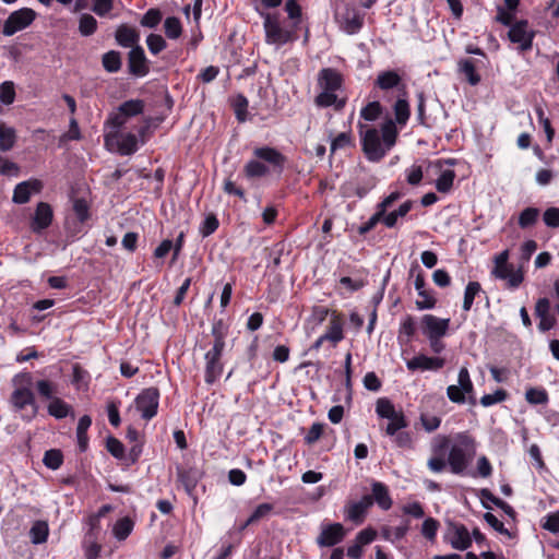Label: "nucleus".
<instances>
[{
    "mask_svg": "<svg viewBox=\"0 0 559 559\" xmlns=\"http://www.w3.org/2000/svg\"><path fill=\"white\" fill-rule=\"evenodd\" d=\"M544 223L546 226L550 228L559 227V209L558 207H549L544 212L543 215Z\"/></svg>",
    "mask_w": 559,
    "mask_h": 559,
    "instance_id": "nucleus-62",
    "label": "nucleus"
},
{
    "mask_svg": "<svg viewBox=\"0 0 559 559\" xmlns=\"http://www.w3.org/2000/svg\"><path fill=\"white\" fill-rule=\"evenodd\" d=\"M273 510V504L271 503H261L259 504L252 514L249 516V519L243 524V527H247L250 524H253L258 521H260L263 518H266Z\"/></svg>",
    "mask_w": 559,
    "mask_h": 559,
    "instance_id": "nucleus-48",
    "label": "nucleus"
},
{
    "mask_svg": "<svg viewBox=\"0 0 559 559\" xmlns=\"http://www.w3.org/2000/svg\"><path fill=\"white\" fill-rule=\"evenodd\" d=\"M406 366L408 370H439L444 366V359L439 357H428L425 355H418L407 360Z\"/></svg>",
    "mask_w": 559,
    "mask_h": 559,
    "instance_id": "nucleus-17",
    "label": "nucleus"
},
{
    "mask_svg": "<svg viewBox=\"0 0 559 559\" xmlns=\"http://www.w3.org/2000/svg\"><path fill=\"white\" fill-rule=\"evenodd\" d=\"M123 115L129 119L143 112L144 102L141 99H130L119 106Z\"/></svg>",
    "mask_w": 559,
    "mask_h": 559,
    "instance_id": "nucleus-38",
    "label": "nucleus"
},
{
    "mask_svg": "<svg viewBox=\"0 0 559 559\" xmlns=\"http://www.w3.org/2000/svg\"><path fill=\"white\" fill-rule=\"evenodd\" d=\"M48 524L45 521H36L29 531L32 543L41 544L46 542L48 537Z\"/></svg>",
    "mask_w": 559,
    "mask_h": 559,
    "instance_id": "nucleus-32",
    "label": "nucleus"
},
{
    "mask_svg": "<svg viewBox=\"0 0 559 559\" xmlns=\"http://www.w3.org/2000/svg\"><path fill=\"white\" fill-rule=\"evenodd\" d=\"M359 133L361 136V146L366 157L370 162L381 160L386 152L395 144L397 130L392 120L383 123L380 132L374 128H366L359 123Z\"/></svg>",
    "mask_w": 559,
    "mask_h": 559,
    "instance_id": "nucleus-1",
    "label": "nucleus"
},
{
    "mask_svg": "<svg viewBox=\"0 0 559 559\" xmlns=\"http://www.w3.org/2000/svg\"><path fill=\"white\" fill-rule=\"evenodd\" d=\"M257 158L263 159L275 167L283 168L286 157L277 150L269 146L258 147L253 151Z\"/></svg>",
    "mask_w": 559,
    "mask_h": 559,
    "instance_id": "nucleus-24",
    "label": "nucleus"
},
{
    "mask_svg": "<svg viewBox=\"0 0 559 559\" xmlns=\"http://www.w3.org/2000/svg\"><path fill=\"white\" fill-rule=\"evenodd\" d=\"M321 90L336 92L342 84V78L338 72L333 69H322L318 78Z\"/></svg>",
    "mask_w": 559,
    "mask_h": 559,
    "instance_id": "nucleus-21",
    "label": "nucleus"
},
{
    "mask_svg": "<svg viewBox=\"0 0 559 559\" xmlns=\"http://www.w3.org/2000/svg\"><path fill=\"white\" fill-rule=\"evenodd\" d=\"M285 11L288 17L294 21L293 27L296 28L301 19V8L297 3V0H287L285 3Z\"/></svg>",
    "mask_w": 559,
    "mask_h": 559,
    "instance_id": "nucleus-54",
    "label": "nucleus"
},
{
    "mask_svg": "<svg viewBox=\"0 0 559 559\" xmlns=\"http://www.w3.org/2000/svg\"><path fill=\"white\" fill-rule=\"evenodd\" d=\"M43 183L38 179L20 182L14 188L12 201L16 204H24L29 201L32 194L39 193Z\"/></svg>",
    "mask_w": 559,
    "mask_h": 559,
    "instance_id": "nucleus-13",
    "label": "nucleus"
},
{
    "mask_svg": "<svg viewBox=\"0 0 559 559\" xmlns=\"http://www.w3.org/2000/svg\"><path fill=\"white\" fill-rule=\"evenodd\" d=\"M420 420L423 424V427L427 432H432L436 429L439 428L441 424V419L438 416L435 415H428V414H421Z\"/></svg>",
    "mask_w": 559,
    "mask_h": 559,
    "instance_id": "nucleus-63",
    "label": "nucleus"
},
{
    "mask_svg": "<svg viewBox=\"0 0 559 559\" xmlns=\"http://www.w3.org/2000/svg\"><path fill=\"white\" fill-rule=\"evenodd\" d=\"M52 217L53 213L51 206L46 202H39L31 221L32 231L40 234L50 226Z\"/></svg>",
    "mask_w": 559,
    "mask_h": 559,
    "instance_id": "nucleus-11",
    "label": "nucleus"
},
{
    "mask_svg": "<svg viewBox=\"0 0 559 559\" xmlns=\"http://www.w3.org/2000/svg\"><path fill=\"white\" fill-rule=\"evenodd\" d=\"M444 537L456 550H466L472 545L468 530L460 523H449Z\"/></svg>",
    "mask_w": 559,
    "mask_h": 559,
    "instance_id": "nucleus-7",
    "label": "nucleus"
},
{
    "mask_svg": "<svg viewBox=\"0 0 559 559\" xmlns=\"http://www.w3.org/2000/svg\"><path fill=\"white\" fill-rule=\"evenodd\" d=\"M48 414L57 419L66 418L70 412L71 406L59 397H53L48 407Z\"/></svg>",
    "mask_w": 559,
    "mask_h": 559,
    "instance_id": "nucleus-30",
    "label": "nucleus"
},
{
    "mask_svg": "<svg viewBox=\"0 0 559 559\" xmlns=\"http://www.w3.org/2000/svg\"><path fill=\"white\" fill-rule=\"evenodd\" d=\"M376 412L378 416L388 419L403 415V413L395 411L394 405L388 399H379L377 401Z\"/></svg>",
    "mask_w": 559,
    "mask_h": 559,
    "instance_id": "nucleus-36",
    "label": "nucleus"
},
{
    "mask_svg": "<svg viewBox=\"0 0 559 559\" xmlns=\"http://www.w3.org/2000/svg\"><path fill=\"white\" fill-rule=\"evenodd\" d=\"M550 302L547 298H540L535 306V314L539 318L538 329L543 332L552 329L556 324V319L549 313Z\"/></svg>",
    "mask_w": 559,
    "mask_h": 559,
    "instance_id": "nucleus-18",
    "label": "nucleus"
},
{
    "mask_svg": "<svg viewBox=\"0 0 559 559\" xmlns=\"http://www.w3.org/2000/svg\"><path fill=\"white\" fill-rule=\"evenodd\" d=\"M36 16V12L29 8H22L20 10L13 11L3 24V35L12 36L16 32L26 28L34 22Z\"/></svg>",
    "mask_w": 559,
    "mask_h": 559,
    "instance_id": "nucleus-4",
    "label": "nucleus"
},
{
    "mask_svg": "<svg viewBox=\"0 0 559 559\" xmlns=\"http://www.w3.org/2000/svg\"><path fill=\"white\" fill-rule=\"evenodd\" d=\"M401 82V76L394 71L381 72L376 81V84L381 90H390L397 86Z\"/></svg>",
    "mask_w": 559,
    "mask_h": 559,
    "instance_id": "nucleus-31",
    "label": "nucleus"
},
{
    "mask_svg": "<svg viewBox=\"0 0 559 559\" xmlns=\"http://www.w3.org/2000/svg\"><path fill=\"white\" fill-rule=\"evenodd\" d=\"M43 462L48 468L58 469L63 462L61 451L55 449L46 451Z\"/></svg>",
    "mask_w": 559,
    "mask_h": 559,
    "instance_id": "nucleus-49",
    "label": "nucleus"
},
{
    "mask_svg": "<svg viewBox=\"0 0 559 559\" xmlns=\"http://www.w3.org/2000/svg\"><path fill=\"white\" fill-rule=\"evenodd\" d=\"M342 19L343 28L348 34L357 33L364 23V16L354 9H347Z\"/></svg>",
    "mask_w": 559,
    "mask_h": 559,
    "instance_id": "nucleus-25",
    "label": "nucleus"
},
{
    "mask_svg": "<svg viewBox=\"0 0 559 559\" xmlns=\"http://www.w3.org/2000/svg\"><path fill=\"white\" fill-rule=\"evenodd\" d=\"M481 286L478 282H469L464 292L463 309L468 311L474 302L475 296L479 294Z\"/></svg>",
    "mask_w": 559,
    "mask_h": 559,
    "instance_id": "nucleus-43",
    "label": "nucleus"
},
{
    "mask_svg": "<svg viewBox=\"0 0 559 559\" xmlns=\"http://www.w3.org/2000/svg\"><path fill=\"white\" fill-rule=\"evenodd\" d=\"M492 275L500 280H507L511 288H516L524 280L522 271L514 270L512 264L495 265Z\"/></svg>",
    "mask_w": 559,
    "mask_h": 559,
    "instance_id": "nucleus-16",
    "label": "nucleus"
},
{
    "mask_svg": "<svg viewBox=\"0 0 559 559\" xmlns=\"http://www.w3.org/2000/svg\"><path fill=\"white\" fill-rule=\"evenodd\" d=\"M103 67L110 73L118 72L121 68V56L116 50H110L103 56Z\"/></svg>",
    "mask_w": 559,
    "mask_h": 559,
    "instance_id": "nucleus-33",
    "label": "nucleus"
},
{
    "mask_svg": "<svg viewBox=\"0 0 559 559\" xmlns=\"http://www.w3.org/2000/svg\"><path fill=\"white\" fill-rule=\"evenodd\" d=\"M460 72L463 73L471 85H476L480 81V76L476 72L473 60L465 59L459 63Z\"/></svg>",
    "mask_w": 559,
    "mask_h": 559,
    "instance_id": "nucleus-35",
    "label": "nucleus"
},
{
    "mask_svg": "<svg viewBox=\"0 0 559 559\" xmlns=\"http://www.w3.org/2000/svg\"><path fill=\"white\" fill-rule=\"evenodd\" d=\"M92 425V419L88 415H84L79 419L76 427L78 444L81 451H85L88 444L87 430Z\"/></svg>",
    "mask_w": 559,
    "mask_h": 559,
    "instance_id": "nucleus-29",
    "label": "nucleus"
},
{
    "mask_svg": "<svg viewBox=\"0 0 559 559\" xmlns=\"http://www.w3.org/2000/svg\"><path fill=\"white\" fill-rule=\"evenodd\" d=\"M345 537V530L341 523L322 525L321 533L317 537V544L320 547H333L341 543Z\"/></svg>",
    "mask_w": 559,
    "mask_h": 559,
    "instance_id": "nucleus-9",
    "label": "nucleus"
},
{
    "mask_svg": "<svg viewBox=\"0 0 559 559\" xmlns=\"http://www.w3.org/2000/svg\"><path fill=\"white\" fill-rule=\"evenodd\" d=\"M37 386V391L38 393L47 399V400H52L55 396L53 394L56 393V385L48 381V380H39L36 384Z\"/></svg>",
    "mask_w": 559,
    "mask_h": 559,
    "instance_id": "nucleus-59",
    "label": "nucleus"
},
{
    "mask_svg": "<svg viewBox=\"0 0 559 559\" xmlns=\"http://www.w3.org/2000/svg\"><path fill=\"white\" fill-rule=\"evenodd\" d=\"M534 35V32L528 29L527 21L524 20L514 23L508 33L509 39L512 43L519 44L520 49L523 51L531 49Z\"/></svg>",
    "mask_w": 559,
    "mask_h": 559,
    "instance_id": "nucleus-8",
    "label": "nucleus"
},
{
    "mask_svg": "<svg viewBox=\"0 0 559 559\" xmlns=\"http://www.w3.org/2000/svg\"><path fill=\"white\" fill-rule=\"evenodd\" d=\"M146 45L151 53L157 55L166 48L165 39L157 34H150L146 38Z\"/></svg>",
    "mask_w": 559,
    "mask_h": 559,
    "instance_id": "nucleus-53",
    "label": "nucleus"
},
{
    "mask_svg": "<svg viewBox=\"0 0 559 559\" xmlns=\"http://www.w3.org/2000/svg\"><path fill=\"white\" fill-rule=\"evenodd\" d=\"M381 114V105L379 102H371L365 106L360 116L367 121H374Z\"/></svg>",
    "mask_w": 559,
    "mask_h": 559,
    "instance_id": "nucleus-55",
    "label": "nucleus"
},
{
    "mask_svg": "<svg viewBox=\"0 0 559 559\" xmlns=\"http://www.w3.org/2000/svg\"><path fill=\"white\" fill-rule=\"evenodd\" d=\"M214 335L213 347L206 352L205 359V382L214 383L223 372V364L221 362L222 354L225 348V340L223 333L216 325L213 326Z\"/></svg>",
    "mask_w": 559,
    "mask_h": 559,
    "instance_id": "nucleus-2",
    "label": "nucleus"
},
{
    "mask_svg": "<svg viewBox=\"0 0 559 559\" xmlns=\"http://www.w3.org/2000/svg\"><path fill=\"white\" fill-rule=\"evenodd\" d=\"M15 99V85L12 81H4L0 85V102L3 105H11Z\"/></svg>",
    "mask_w": 559,
    "mask_h": 559,
    "instance_id": "nucleus-47",
    "label": "nucleus"
},
{
    "mask_svg": "<svg viewBox=\"0 0 559 559\" xmlns=\"http://www.w3.org/2000/svg\"><path fill=\"white\" fill-rule=\"evenodd\" d=\"M158 399L159 392L156 388H147L138 395L135 406L144 419L150 420L156 415Z\"/></svg>",
    "mask_w": 559,
    "mask_h": 559,
    "instance_id": "nucleus-5",
    "label": "nucleus"
},
{
    "mask_svg": "<svg viewBox=\"0 0 559 559\" xmlns=\"http://www.w3.org/2000/svg\"><path fill=\"white\" fill-rule=\"evenodd\" d=\"M92 11L98 16H104L112 10V0H92Z\"/></svg>",
    "mask_w": 559,
    "mask_h": 559,
    "instance_id": "nucleus-64",
    "label": "nucleus"
},
{
    "mask_svg": "<svg viewBox=\"0 0 559 559\" xmlns=\"http://www.w3.org/2000/svg\"><path fill=\"white\" fill-rule=\"evenodd\" d=\"M97 28V21L91 14H82L79 23V31L83 36H90L95 33Z\"/></svg>",
    "mask_w": 559,
    "mask_h": 559,
    "instance_id": "nucleus-44",
    "label": "nucleus"
},
{
    "mask_svg": "<svg viewBox=\"0 0 559 559\" xmlns=\"http://www.w3.org/2000/svg\"><path fill=\"white\" fill-rule=\"evenodd\" d=\"M217 227H218V219L216 218L215 215L211 214V215L206 216V218L202 223V225L200 227V234L203 237H207L211 234H213L217 229Z\"/></svg>",
    "mask_w": 559,
    "mask_h": 559,
    "instance_id": "nucleus-58",
    "label": "nucleus"
},
{
    "mask_svg": "<svg viewBox=\"0 0 559 559\" xmlns=\"http://www.w3.org/2000/svg\"><path fill=\"white\" fill-rule=\"evenodd\" d=\"M372 495H369L382 510H389L392 507V499L389 493L388 487L380 481L373 480L371 483Z\"/></svg>",
    "mask_w": 559,
    "mask_h": 559,
    "instance_id": "nucleus-23",
    "label": "nucleus"
},
{
    "mask_svg": "<svg viewBox=\"0 0 559 559\" xmlns=\"http://www.w3.org/2000/svg\"><path fill=\"white\" fill-rule=\"evenodd\" d=\"M265 40L270 45L283 46L294 39V33L283 28L275 16L264 15Z\"/></svg>",
    "mask_w": 559,
    "mask_h": 559,
    "instance_id": "nucleus-3",
    "label": "nucleus"
},
{
    "mask_svg": "<svg viewBox=\"0 0 559 559\" xmlns=\"http://www.w3.org/2000/svg\"><path fill=\"white\" fill-rule=\"evenodd\" d=\"M165 34L169 39H177L182 33L181 22L176 16H169L164 22Z\"/></svg>",
    "mask_w": 559,
    "mask_h": 559,
    "instance_id": "nucleus-39",
    "label": "nucleus"
},
{
    "mask_svg": "<svg viewBox=\"0 0 559 559\" xmlns=\"http://www.w3.org/2000/svg\"><path fill=\"white\" fill-rule=\"evenodd\" d=\"M448 462L453 474H462L467 466L465 450L460 445H453L449 452Z\"/></svg>",
    "mask_w": 559,
    "mask_h": 559,
    "instance_id": "nucleus-22",
    "label": "nucleus"
},
{
    "mask_svg": "<svg viewBox=\"0 0 559 559\" xmlns=\"http://www.w3.org/2000/svg\"><path fill=\"white\" fill-rule=\"evenodd\" d=\"M526 401L532 405H544L549 401L548 393L545 389L530 388L525 392Z\"/></svg>",
    "mask_w": 559,
    "mask_h": 559,
    "instance_id": "nucleus-40",
    "label": "nucleus"
},
{
    "mask_svg": "<svg viewBox=\"0 0 559 559\" xmlns=\"http://www.w3.org/2000/svg\"><path fill=\"white\" fill-rule=\"evenodd\" d=\"M455 174L453 170L447 169L441 173L436 181V188L439 192L447 193L451 190Z\"/></svg>",
    "mask_w": 559,
    "mask_h": 559,
    "instance_id": "nucleus-45",
    "label": "nucleus"
},
{
    "mask_svg": "<svg viewBox=\"0 0 559 559\" xmlns=\"http://www.w3.org/2000/svg\"><path fill=\"white\" fill-rule=\"evenodd\" d=\"M267 167L257 159L249 160L245 166V174L248 178H260L267 174Z\"/></svg>",
    "mask_w": 559,
    "mask_h": 559,
    "instance_id": "nucleus-41",
    "label": "nucleus"
},
{
    "mask_svg": "<svg viewBox=\"0 0 559 559\" xmlns=\"http://www.w3.org/2000/svg\"><path fill=\"white\" fill-rule=\"evenodd\" d=\"M163 13L157 8L148 9L140 20L143 27L155 28L162 21Z\"/></svg>",
    "mask_w": 559,
    "mask_h": 559,
    "instance_id": "nucleus-37",
    "label": "nucleus"
},
{
    "mask_svg": "<svg viewBox=\"0 0 559 559\" xmlns=\"http://www.w3.org/2000/svg\"><path fill=\"white\" fill-rule=\"evenodd\" d=\"M394 114L399 123H406L409 118V106L407 100L399 98L394 105Z\"/></svg>",
    "mask_w": 559,
    "mask_h": 559,
    "instance_id": "nucleus-50",
    "label": "nucleus"
},
{
    "mask_svg": "<svg viewBox=\"0 0 559 559\" xmlns=\"http://www.w3.org/2000/svg\"><path fill=\"white\" fill-rule=\"evenodd\" d=\"M439 528V522L432 518H428L424 521L421 525V534L429 540H433L437 531Z\"/></svg>",
    "mask_w": 559,
    "mask_h": 559,
    "instance_id": "nucleus-56",
    "label": "nucleus"
},
{
    "mask_svg": "<svg viewBox=\"0 0 559 559\" xmlns=\"http://www.w3.org/2000/svg\"><path fill=\"white\" fill-rule=\"evenodd\" d=\"M316 104L319 107H330L334 106L335 109H341L345 105L344 99H340L335 92L333 91H325L322 90V92L316 97Z\"/></svg>",
    "mask_w": 559,
    "mask_h": 559,
    "instance_id": "nucleus-27",
    "label": "nucleus"
},
{
    "mask_svg": "<svg viewBox=\"0 0 559 559\" xmlns=\"http://www.w3.org/2000/svg\"><path fill=\"white\" fill-rule=\"evenodd\" d=\"M449 319H440L432 314L423 317V330L428 338L442 337L449 329Z\"/></svg>",
    "mask_w": 559,
    "mask_h": 559,
    "instance_id": "nucleus-15",
    "label": "nucleus"
},
{
    "mask_svg": "<svg viewBox=\"0 0 559 559\" xmlns=\"http://www.w3.org/2000/svg\"><path fill=\"white\" fill-rule=\"evenodd\" d=\"M407 426L404 415H400L397 417L390 418V423L385 428V432L389 436H394L400 429H403Z\"/></svg>",
    "mask_w": 559,
    "mask_h": 559,
    "instance_id": "nucleus-61",
    "label": "nucleus"
},
{
    "mask_svg": "<svg viewBox=\"0 0 559 559\" xmlns=\"http://www.w3.org/2000/svg\"><path fill=\"white\" fill-rule=\"evenodd\" d=\"M539 216V211L536 207H526L519 216V225L521 228H527L534 225Z\"/></svg>",
    "mask_w": 559,
    "mask_h": 559,
    "instance_id": "nucleus-46",
    "label": "nucleus"
},
{
    "mask_svg": "<svg viewBox=\"0 0 559 559\" xmlns=\"http://www.w3.org/2000/svg\"><path fill=\"white\" fill-rule=\"evenodd\" d=\"M133 528V522L129 518L118 520L114 526V534L117 539H126Z\"/></svg>",
    "mask_w": 559,
    "mask_h": 559,
    "instance_id": "nucleus-42",
    "label": "nucleus"
},
{
    "mask_svg": "<svg viewBox=\"0 0 559 559\" xmlns=\"http://www.w3.org/2000/svg\"><path fill=\"white\" fill-rule=\"evenodd\" d=\"M107 451L116 459L123 460L124 455V447L123 444L115 437H108L106 442Z\"/></svg>",
    "mask_w": 559,
    "mask_h": 559,
    "instance_id": "nucleus-52",
    "label": "nucleus"
},
{
    "mask_svg": "<svg viewBox=\"0 0 559 559\" xmlns=\"http://www.w3.org/2000/svg\"><path fill=\"white\" fill-rule=\"evenodd\" d=\"M16 141V132L12 127H8L0 121V151H10Z\"/></svg>",
    "mask_w": 559,
    "mask_h": 559,
    "instance_id": "nucleus-28",
    "label": "nucleus"
},
{
    "mask_svg": "<svg viewBox=\"0 0 559 559\" xmlns=\"http://www.w3.org/2000/svg\"><path fill=\"white\" fill-rule=\"evenodd\" d=\"M178 478L182 486L185 487L188 493H191L200 478V473L198 469L189 468V469H178Z\"/></svg>",
    "mask_w": 559,
    "mask_h": 559,
    "instance_id": "nucleus-26",
    "label": "nucleus"
},
{
    "mask_svg": "<svg viewBox=\"0 0 559 559\" xmlns=\"http://www.w3.org/2000/svg\"><path fill=\"white\" fill-rule=\"evenodd\" d=\"M115 38L120 46L126 48L131 47L132 49L133 47L139 46L138 43L140 40V34L135 28L121 24L116 29Z\"/></svg>",
    "mask_w": 559,
    "mask_h": 559,
    "instance_id": "nucleus-19",
    "label": "nucleus"
},
{
    "mask_svg": "<svg viewBox=\"0 0 559 559\" xmlns=\"http://www.w3.org/2000/svg\"><path fill=\"white\" fill-rule=\"evenodd\" d=\"M352 144V138L349 132H342L337 136H335L331 142V153L336 152L337 150L344 148Z\"/></svg>",
    "mask_w": 559,
    "mask_h": 559,
    "instance_id": "nucleus-60",
    "label": "nucleus"
},
{
    "mask_svg": "<svg viewBox=\"0 0 559 559\" xmlns=\"http://www.w3.org/2000/svg\"><path fill=\"white\" fill-rule=\"evenodd\" d=\"M323 338L329 341L335 346L338 342H341L344 337L342 323L337 319H333L329 325L326 333H324Z\"/></svg>",
    "mask_w": 559,
    "mask_h": 559,
    "instance_id": "nucleus-34",
    "label": "nucleus"
},
{
    "mask_svg": "<svg viewBox=\"0 0 559 559\" xmlns=\"http://www.w3.org/2000/svg\"><path fill=\"white\" fill-rule=\"evenodd\" d=\"M129 72L135 76H144L148 73L147 59L141 46L133 47L128 55Z\"/></svg>",
    "mask_w": 559,
    "mask_h": 559,
    "instance_id": "nucleus-12",
    "label": "nucleus"
},
{
    "mask_svg": "<svg viewBox=\"0 0 559 559\" xmlns=\"http://www.w3.org/2000/svg\"><path fill=\"white\" fill-rule=\"evenodd\" d=\"M110 138H117L118 151L121 155H131L138 150V139L132 133L118 134V132H115L114 134L107 135V143Z\"/></svg>",
    "mask_w": 559,
    "mask_h": 559,
    "instance_id": "nucleus-20",
    "label": "nucleus"
},
{
    "mask_svg": "<svg viewBox=\"0 0 559 559\" xmlns=\"http://www.w3.org/2000/svg\"><path fill=\"white\" fill-rule=\"evenodd\" d=\"M373 504V499L369 495L364 496L359 501L349 502L345 508L346 519L361 524L367 510Z\"/></svg>",
    "mask_w": 559,
    "mask_h": 559,
    "instance_id": "nucleus-14",
    "label": "nucleus"
},
{
    "mask_svg": "<svg viewBox=\"0 0 559 559\" xmlns=\"http://www.w3.org/2000/svg\"><path fill=\"white\" fill-rule=\"evenodd\" d=\"M11 403L15 411H24L29 406L31 413L27 415L28 419L33 418L37 413L34 394L28 388H17L14 390L11 395Z\"/></svg>",
    "mask_w": 559,
    "mask_h": 559,
    "instance_id": "nucleus-10",
    "label": "nucleus"
},
{
    "mask_svg": "<svg viewBox=\"0 0 559 559\" xmlns=\"http://www.w3.org/2000/svg\"><path fill=\"white\" fill-rule=\"evenodd\" d=\"M459 385H449L447 389V395L453 403L463 404L465 403V394H471L474 390L469 372L466 367H462L457 376Z\"/></svg>",
    "mask_w": 559,
    "mask_h": 559,
    "instance_id": "nucleus-6",
    "label": "nucleus"
},
{
    "mask_svg": "<svg viewBox=\"0 0 559 559\" xmlns=\"http://www.w3.org/2000/svg\"><path fill=\"white\" fill-rule=\"evenodd\" d=\"M535 112H536V115L538 117L539 123L544 128V131H545L546 136H547V141L550 143L554 140V136H555V130L551 127L550 120L547 117H545L544 109H543L542 106L537 105L535 107Z\"/></svg>",
    "mask_w": 559,
    "mask_h": 559,
    "instance_id": "nucleus-51",
    "label": "nucleus"
},
{
    "mask_svg": "<svg viewBox=\"0 0 559 559\" xmlns=\"http://www.w3.org/2000/svg\"><path fill=\"white\" fill-rule=\"evenodd\" d=\"M508 394L504 390L499 389L492 394H485L480 399V404L485 407L491 406L493 404L503 402L507 399Z\"/></svg>",
    "mask_w": 559,
    "mask_h": 559,
    "instance_id": "nucleus-57",
    "label": "nucleus"
}]
</instances>
